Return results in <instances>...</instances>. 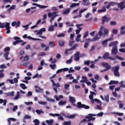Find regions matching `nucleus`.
<instances>
[{
	"label": "nucleus",
	"instance_id": "obj_48",
	"mask_svg": "<svg viewBox=\"0 0 125 125\" xmlns=\"http://www.w3.org/2000/svg\"><path fill=\"white\" fill-rule=\"evenodd\" d=\"M118 29H116L115 28H113L112 29V33L114 34V35H117L118 34Z\"/></svg>",
	"mask_w": 125,
	"mask_h": 125
},
{
	"label": "nucleus",
	"instance_id": "obj_5",
	"mask_svg": "<svg viewBox=\"0 0 125 125\" xmlns=\"http://www.w3.org/2000/svg\"><path fill=\"white\" fill-rule=\"evenodd\" d=\"M58 12H49L48 13L47 16L50 19V23H52V21H54V19L58 16L57 14Z\"/></svg>",
	"mask_w": 125,
	"mask_h": 125
},
{
	"label": "nucleus",
	"instance_id": "obj_54",
	"mask_svg": "<svg viewBox=\"0 0 125 125\" xmlns=\"http://www.w3.org/2000/svg\"><path fill=\"white\" fill-rule=\"evenodd\" d=\"M75 69H73V67H70L69 69L68 70V73H74Z\"/></svg>",
	"mask_w": 125,
	"mask_h": 125
},
{
	"label": "nucleus",
	"instance_id": "obj_46",
	"mask_svg": "<svg viewBox=\"0 0 125 125\" xmlns=\"http://www.w3.org/2000/svg\"><path fill=\"white\" fill-rule=\"evenodd\" d=\"M57 38H64L65 34L64 33H61L57 36Z\"/></svg>",
	"mask_w": 125,
	"mask_h": 125
},
{
	"label": "nucleus",
	"instance_id": "obj_62",
	"mask_svg": "<svg viewBox=\"0 0 125 125\" xmlns=\"http://www.w3.org/2000/svg\"><path fill=\"white\" fill-rule=\"evenodd\" d=\"M88 31H86L85 32L84 36H83V39H85L87 37V36H88Z\"/></svg>",
	"mask_w": 125,
	"mask_h": 125
},
{
	"label": "nucleus",
	"instance_id": "obj_40",
	"mask_svg": "<svg viewBox=\"0 0 125 125\" xmlns=\"http://www.w3.org/2000/svg\"><path fill=\"white\" fill-rule=\"evenodd\" d=\"M102 23L103 24V25H104V24H105V22L106 21V19L107 18V17H106V16H104L102 18Z\"/></svg>",
	"mask_w": 125,
	"mask_h": 125
},
{
	"label": "nucleus",
	"instance_id": "obj_6",
	"mask_svg": "<svg viewBox=\"0 0 125 125\" xmlns=\"http://www.w3.org/2000/svg\"><path fill=\"white\" fill-rule=\"evenodd\" d=\"M111 70L113 71L114 75L115 77H117L118 78L120 77V73L119 72V70H120V66L116 65L115 66H113L111 68Z\"/></svg>",
	"mask_w": 125,
	"mask_h": 125
},
{
	"label": "nucleus",
	"instance_id": "obj_57",
	"mask_svg": "<svg viewBox=\"0 0 125 125\" xmlns=\"http://www.w3.org/2000/svg\"><path fill=\"white\" fill-rule=\"evenodd\" d=\"M106 68L104 69V71H109V70H110V69L111 68V66L110 65H107L105 66Z\"/></svg>",
	"mask_w": 125,
	"mask_h": 125
},
{
	"label": "nucleus",
	"instance_id": "obj_53",
	"mask_svg": "<svg viewBox=\"0 0 125 125\" xmlns=\"http://www.w3.org/2000/svg\"><path fill=\"white\" fill-rule=\"evenodd\" d=\"M7 68V67L6 66V65H5L4 64H1L0 65V69H6Z\"/></svg>",
	"mask_w": 125,
	"mask_h": 125
},
{
	"label": "nucleus",
	"instance_id": "obj_55",
	"mask_svg": "<svg viewBox=\"0 0 125 125\" xmlns=\"http://www.w3.org/2000/svg\"><path fill=\"white\" fill-rule=\"evenodd\" d=\"M82 108H83V109H89V108H90V107H89V106H88V105H86L84 104H83Z\"/></svg>",
	"mask_w": 125,
	"mask_h": 125
},
{
	"label": "nucleus",
	"instance_id": "obj_24",
	"mask_svg": "<svg viewBox=\"0 0 125 125\" xmlns=\"http://www.w3.org/2000/svg\"><path fill=\"white\" fill-rule=\"evenodd\" d=\"M69 100L70 103H75L76 102V99L74 97L69 96Z\"/></svg>",
	"mask_w": 125,
	"mask_h": 125
},
{
	"label": "nucleus",
	"instance_id": "obj_39",
	"mask_svg": "<svg viewBox=\"0 0 125 125\" xmlns=\"http://www.w3.org/2000/svg\"><path fill=\"white\" fill-rule=\"evenodd\" d=\"M65 77L66 78H69V80H74V76H72V74H67Z\"/></svg>",
	"mask_w": 125,
	"mask_h": 125
},
{
	"label": "nucleus",
	"instance_id": "obj_30",
	"mask_svg": "<svg viewBox=\"0 0 125 125\" xmlns=\"http://www.w3.org/2000/svg\"><path fill=\"white\" fill-rule=\"evenodd\" d=\"M107 43H108L107 40H105L102 42V44L104 47H106V46H107Z\"/></svg>",
	"mask_w": 125,
	"mask_h": 125
},
{
	"label": "nucleus",
	"instance_id": "obj_28",
	"mask_svg": "<svg viewBox=\"0 0 125 125\" xmlns=\"http://www.w3.org/2000/svg\"><path fill=\"white\" fill-rule=\"evenodd\" d=\"M82 78L83 80H81V81H80V83H83L86 82V81H87V78H86V77L82 76Z\"/></svg>",
	"mask_w": 125,
	"mask_h": 125
},
{
	"label": "nucleus",
	"instance_id": "obj_19",
	"mask_svg": "<svg viewBox=\"0 0 125 125\" xmlns=\"http://www.w3.org/2000/svg\"><path fill=\"white\" fill-rule=\"evenodd\" d=\"M98 34H96L92 39L91 40V42H93L96 41L100 40V36H98Z\"/></svg>",
	"mask_w": 125,
	"mask_h": 125
},
{
	"label": "nucleus",
	"instance_id": "obj_33",
	"mask_svg": "<svg viewBox=\"0 0 125 125\" xmlns=\"http://www.w3.org/2000/svg\"><path fill=\"white\" fill-rule=\"evenodd\" d=\"M19 97H20V92L18 91L17 92L16 96L15 98H13L14 100H18Z\"/></svg>",
	"mask_w": 125,
	"mask_h": 125
},
{
	"label": "nucleus",
	"instance_id": "obj_36",
	"mask_svg": "<svg viewBox=\"0 0 125 125\" xmlns=\"http://www.w3.org/2000/svg\"><path fill=\"white\" fill-rule=\"evenodd\" d=\"M118 83L119 81L112 80L108 83V84H117Z\"/></svg>",
	"mask_w": 125,
	"mask_h": 125
},
{
	"label": "nucleus",
	"instance_id": "obj_3",
	"mask_svg": "<svg viewBox=\"0 0 125 125\" xmlns=\"http://www.w3.org/2000/svg\"><path fill=\"white\" fill-rule=\"evenodd\" d=\"M96 117V115L89 113L88 114V116H85V119H88L87 120V122L88 123L87 125H93V122L91 121H95L96 119L95 117Z\"/></svg>",
	"mask_w": 125,
	"mask_h": 125
},
{
	"label": "nucleus",
	"instance_id": "obj_23",
	"mask_svg": "<svg viewBox=\"0 0 125 125\" xmlns=\"http://www.w3.org/2000/svg\"><path fill=\"white\" fill-rule=\"evenodd\" d=\"M3 94L6 95L7 96H11V97L14 96V91H11L8 93H4Z\"/></svg>",
	"mask_w": 125,
	"mask_h": 125
},
{
	"label": "nucleus",
	"instance_id": "obj_11",
	"mask_svg": "<svg viewBox=\"0 0 125 125\" xmlns=\"http://www.w3.org/2000/svg\"><path fill=\"white\" fill-rule=\"evenodd\" d=\"M101 30H104L103 33L104 37L108 36V35H109V29H108L107 28H105V27L104 26H101Z\"/></svg>",
	"mask_w": 125,
	"mask_h": 125
},
{
	"label": "nucleus",
	"instance_id": "obj_60",
	"mask_svg": "<svg viewBox=\"0 0 125 125\" xmlns=\"http://www.w3.org/2000/svg\"><path fill=\"white\" fill-rule=\"evenodd\" d=\"M32 117L28 115H26L24 116V119H25V120H28L29 119H31Z\"/></svg>",
	"mask_w": 125,
	"mask_h": 125
},
{
	"label": "nucleus",
	"instance_id": "obj_59",
	"mask_svg": "<svg viewBox=\"0 0 125 125\" xmlns=\"http://www.w3.org/2000/svg\"><path fill=\"white\" fill-rule=\"evenodd\" d=\"M94 79L95 80H99V79H100V76L99 75H97V74L94 75Z\"/></svg>",
	"mask_w": 125,
	"mask_h": 125
},
{
	"label": "nucleus",
	"instance_id": "obj_27",
	"mask_svg": "<svg viewBox=\"0 0 125 125\" xmlns=\"http://www.w3.org/2000/svg\"><path fill=\"white\" fill-rule=\"evenodd\" d=\"M66 103H67V101H63L62 100L58 103V105L59 106H63V105H65Z\"/></svg>",
	"mask_w": 125,
	"mask_h": 125
},
{
	"label": "nucleus",
	"instance_id": "obj_45",
	"mask_svg": "<svg viewBox=\"0 0 125 125\" xmlns=\"http://www.w3.org/2000/svg\"><path fill=\"white\" fill-rule=\"evenodd\" d=\"M71 124V122L70 121H65L62 123V125H70Z\"/></svg>",
	"mask_w": 125,
	"mask_h": 125
},
{
	"label": "nucleus",
	"instance_id": "obj_32",
	"mask_svg": "<svg viewBox=\"0 0 125 125\" xmlns=\"http://www.w3.org/2000/svg\"><path fill=\"white\" fill-rule=\"evenodd\" d=\"M46 124L48 125H52V124H53L54 121L53 119H50L49 120H46L45 121Z\"/></svg>",
	"mask_w": 125,
	"mask_h": 125
},
{
	"label": "nucleus",
	"instance_id": "obj_8",
	"mask_svg": "<svg viewBox=\"0 0 125 125\" xmlns=\"http://www.w3.org/2000/svg\"><path fill=\"white\" fill-rule=\"evenodd\" d=\"M86 10H87V8L82 9L80 10L79 15L74 16L73 17V19H76L79 18H82V17H83V15L82 14V13H83V12L86 11Z\"/></svg>",
	"mask_w": 125,
	"mask_h": 125
},
{
	"label": "nucleus",
	"instance_id": "obj_56",
	"mask_svg": "<svg viewBox=\"0 0 125 125\" xmlns=\"http://www.w3.org/2000/svg\"><path fill=\"white\" fill-rule=\"evenodd\" d=\"M38 103L41 105H46L47 104V102H38Z\"/></svg>",
	"mask_w": 125,
	"mask_h": 125
},
{
	"label": "nucleus",
	"instance_id": "obj_1",
	"mask_svg": "<svg viewBox=\"0 0 125 125\" xmlns=\"http://www.w3.org/2000/svg\"><path fill=\"white\" fill-rule=\"evenodd\" d=\"M117 43L118 41H115L110 42L108 45L109 47H112V48L111 50L112 55H117V54L118 53V45H117Z\"/></svg>",
	"mask_w": 125,
	"mask_h": 125
},
{
	"label": "nucleus",
	"instance_id": "obj_37",
	"mask_svg": "<svg viewBox=\"0 0 125 125\" xmlns=\"http://www.w3.org/2000/svg\"><path fill=\"white\" fill-rule=\"evenodd\" d=\"M33 123H34V125H40V120L38 119H35L33 121Z\"/></svg>",
	"mask_w": 125,
	"mask_h": 125
},
{
	"label": "nucleus",
	"instance_id": "obj_15",
	"mask_svg": "<svg viewBox=\"0 0 125 125\" xmlns=\"http://www.w3.org/2000/svg\"><path fill=\"white\" fill-rule=\"evenodd\" d=\"M78 47V44H75L71 48L69 49H67L65 50V54H68V51H70L72 50H75L76 48Z\"/></svg>",
	"mask_w": 125,
	"mask_h": 125
},
{
	"label": "nucleus",
	"instance_id": "obj_2",
	"mask_svg": "<svg viewBox=\"0 0 125 125\" xmlns=\"http://www.w3.org/2000/svg\"><path fill=\"white\" fill-rule=\"evenodd\" d=\"M110 54L109 52H106L104 54L103 56V58L104 59H109V60H112L113 61H115L116 59H119V60H124V58L122 57H119V56H116V57H112L111 56H109Z\"/></svg>",
	"mask_w": 125,
	"mask_h": 125
},
{
	"label": "nucleus",
	"instance_id": "obj_41",
	"mask_svg": "<svg viewBox=\"0 0 125 125\" xmlns=\"http://www.w3.org/2000/svg\"><path fill=\"white\" fill-rule=\"evenodd\" d=\"M75 117H76V115L75 114H72L70 115L66 116V118H68V119H74Z\"/></svg>",
	"mask_w": 125,
	"mask_h": 125
},
{
	"label": "nucleus",
	"instance_id": "obj_7",
	"mask_svg": "<svg viewBox=\"0 0 125 125\" xmlns=\"http://www.w3.org/2000/svg\"><path fill=\"white\" fill-rule=\"evenodd\" d=\"M51 83H52L53 90H54L56 93H58L57 87H60V83H55L53 80H51Z\"/></svg>",
	"mask_w": 125,
	"mask_h": 125
},
{
	"label": "nucleus",
	"instance_id": "obj_21",
	"mask_svg": "<svg viewBox=\"0 0 125 125\" xmlns=\"http://www.w3.org/2000/svg\"><path fill=\"white\" fill-rule=\"evenodd\" d=\"M43 98H45L47 101H48L49 102H55V100L53 99H50L48 97H47V96L43 95Z\"/></svg>",
	"mask_w": 125,
	"mask_h": 125
},
{
	"label": "nucleus",
	"instance_id": "obj_22",
	"mask_svg": "<svg viewBox=\"0 0 125 125\" xmlns=\"http://www.w3.org/2000/svg\"><path fill=\"white\" fill-rule=\"evenodd\" d=\"M106 7L105 6H103L102 9H99L97 11L98 13H101L102 12H106Z\"/></svg>",
	"mask_w": 125,
	"mask_h": 125
},
{
	"label": "nucleus",
	"instance_id": "obj_44",
	"mask_svg": "<svg viewBox=\"0 0 125 125\" xmlns=\"http://www.w3.org/2000/svg\"><path fill=\"white\" fill-rule=\"evenodd\" d=\"M20 85L22 89H27V86H26V85L25 84L21 83Z\"/></svg>",
	"mask_w": 125,
	"mask_h": 125
},
{
	"label": "nucleus",
	"instance_id": "obj_58",
	"mask_svg": "<svg viewBox=\"0 0 125 125\" xmlns=\"http://www.w3.org/2000/svg\"><path fill=\"white\" fill-rule=\"evenodd\" d=\"M59 45H60V46H63L64 45V41H60L59 42Z\"/></svg>",
	"mask_w": 125,
	"mask_h": 125
},
{
	"label": "nucleus",
	"instance_id": "obj_29",
	"mask_svg": "<svg viewBox=\"0 0 125 125\" xmlns=\"http://www.w3.org/2000/svg\"><path fill=\"white\" fill-rule=\"evenodd\" d=\"M8 55H9V53L6 52L5 54H4V57L6 60H10V58H8Z\"/></svg>",
	"mask_w": 125,
	"mask_h": 125
},
{
	"label": "nucleus",
	"instance_id": "obj_34",
	"mask_svg": "<svg viewBox=\"0 0 125 125\" xmlns=\"http://www.w3.org/2000/svg\"><path fill=\"white\" fill-rule=\"evenodd\" d=\"M83 104H82V102H79L77 103V107L78 109H81V108H83Z\"/></svg>",
	"mask_w": 125,
	"mask_h": 125
},
{
	"label": "nucleus",
	"instance_id": "obj_38",
	"mask_svg": "<svg viewBox=\"0 0 125 125\" xmlns=\"http://www.w3.org/2000/svg\"><path fill=\"white\" fill-rule=\"evenodd\" d=\"M49 45L50 46V47H55V43H54V42H49Z\"/></svg>",
	"mask_w": 125,
	"mask_h": 125
},
{
	"label": "nucleus",
	"instance_id": "obj_14",
	"mask_svg": "<svg viewBox=\"0 0 125 125\" xmlns=\"http://www.w3.org/2000/svg\"><path fill=\"white\" fill-rule=\"evenodd\" d=\"M91 42V39H85V44L84 45V48H87L88 47V44L89 42Z\"/></svg>",
	"mask_w": 125,
	"mask_h": 125
},
{
	"label": "nucleus",
	"instance_id": "obj_12",
	"mask_svg": "<svg viewBox=\"0 0 125 125\" xmlns=\"http://www.w3.org/2000/svg\"><path fill=\"white\" fill-rule=\"evenodd\" d=\"M23 39H26L27 38L28 40H32V41H42L41 39H38V38H34L31 36H28L27 34H25L22 36Z\"/></svg>",
	"mask_w": 125,
	"mask_h": 125
},
{
	"label": "nucleus",
	"instance_id": "obj_52",
	"mask_svg": "<svg viewBox=\"0 0 125 125\" xmlns=\"http://www.w3.org/2000/svg\"><path fill=\"white\" fill-rule=\"evenodd\" d=\"M104 100L106 101V102H109V96L107 95V96H104Z\"/></svg>",
	"mask_w": 125,
	"mask_h": 125
},
{
	"label": "nucleus",
	"instance_id": "obj_13",
	"mask_svg": "<svg viewBox=\"0 0 125 125\" xmlns=\"http://www.w3.org/2000/svg\"><path fill=\"white\" fill-rule=\"evenodd\" d=\"M80 52H77L75 54H74V58L75 61H76L77 62H79L80 61V58L81 57H80Z\"/></svg>",
	"mask_w": 125,
	"mask_h": 125
},
{
	"label": "nucleus",
	"instance_id": "obj_26",
	"mask_svg": "<svg viewBox=\"0 0 125 125\" xmlns=\"http://www.w3.org/2000/svg\"><path fill=\"white\" fill-rule=\"evenodd\" d=\"M118 104H119V109H123L124 107V104L122 103V101H118Z\"/></svg>",
	"mask_w": 125,
	"mask_h": 125
},
{
	"label": "nucleus",
	"instance_id": "obj_25",
	"mask_svg": "<svg viewBox=\"0 0 125 125\" xmlns=\"http://www.w3.org/2000/svg\"><path fill=\"white\" fill-rule=\"evenodd\" d=\"M10 23L5 22L4 23V28H6V30L7 29H10Z\"/></svg>",
	"mask_w": 125,
	"mask_h": 125
},
{
	"label": "nucleus",
	"instance_id": "obj_31",
	"mask_svg": "<svg viewBox=\"0 0 125 125\" xmlns=\"http://www.w3.org/2000/svg\"><path fill=\"white\" fill-rule=\"evenodd\" d=\"M80 5V3H73L71 4L70 6V8H73V7H75V6H79Z\"/></svg>",
	"mask_w": 125,
	"mask_h": 125
},
{
	"label": "nucleus",
	"instance_id": "obj_18",
	"mask_svg": "<svg viewBox=\"0 0 125 125\" xmlns=\"http://www.w3.org/2000/svg\"><path fill=\"white\" fill-rule=\"evenodd\" d=\"M82 4L84 6H87V5H89L90 4V1L89 0H83Z\"/></svg>",
	"mask_w": 125,
	"mask_h": 125
},
{
	"label": "nucleus",
	"instance_id": "obj_10",
	"mask_svg": "<svg viewBox=\"0 0 125 125\" xmlns=\"http://www.w3.org/2000/svg\"><path fill=\"white\" fill-rule=\"evenodd\" d=\"M54 27L55 28H57L58 27V24L56 22H54V25L52 24L48 27V32H53L54 31Z\"/></svg>",
	"mask_w": 125,
	"mask_h": 125
},
{
	"label": "nucleus",
	"instance_id": "obj_42",
	"mask_svg": "<svg viewBox=\"0 0 125 125\" xmlns=\"http://www.w3.org/2000/svg\"><path fill=\"white\" fill-rule=\"evenodd\" d=\"M36 112L37 113V114L38 115H41V114H43L44 112L42 111V109L40 110V109H37L36 110Z\"/></svg>",
	"mask_w": 125,
	"mask_h": 125
},
{
	"label": "nucleus",
	"instance_id": "obj_35",
	"mask_svg": "<svg viewBox=\"0 0 125 125\" xmlns=\"http://www.w3.org/2000/svg\"><path fill=\"white\" fill-rule=\"evenodd\" d=\"M42 91H43V89L41 88V87L38 88V89H36L35 90V92H36V93H42Z\"/></svg>",
	"mask_w": 125,
	"mask_h": 125
},
{
	"label": "nucleus",
	"instance_id": "obj_51",
	"mask_svg": "<svg viewBox=\"0 0 125 125\" xmlns=\"http://www.w3.org/2000/svg\"><path fill=\"white\" fill-rule=\"evenodd\" d=\"M3 2H4V3H7V2L11 3L12 2V0H3Z\"/></svg>",
	"mask_w": 125,
	"mask_h": 125
},
{
	"label": "nucleus",
	"instance_id": "obj_63",
	"mask_svg": "<svg viewBox=\"0 0 125 125\" xmlns=\"http://www.w3.org/2000/svg\"><path fill=\"white\" fill-rule=\"evenodd\" d=\"M73 43H75V41H69V46H72Z\"/></svg>",
	"mask_w": 125,
	"mask_h": 125
},
{
	"label": "nucleus",
	"instance_id": "obj_9",
	"mask_svg": "<svg viewBox=\"0 0 125 125\" xmlns=\"http://www.w3.org/2000/svg\"><path fill=\"white\" fill-rule=\"evenodd\" d=\"M14 40L16 41H15L13 42V45H16V44H17V43H19L21 42H24L23 40H21V38H20V37H18L17 36L14 37Z\"/></svg>",
	"mask_w": 125,
	"mask_h": 125
},
{
	"label": "nucleus",
	"instance_id": "obj_47",
	"mask_svg": "<svg viewBox=\"0 0 125 125\" xmlns=\"http://www.w3.org/2000/svg\"><path fill=\"white\" fill-rule=\"evenodd\" d=\"M94 115H96V116H98V117H102V116H103V115H104V113L103 112H101L98 113L97 114H94Z\"/></svg>",
	"mask_w": 125,
	"mask_h": 125
},
{
	"label": "nucleus",
	"instance_id": "obj_49",
	"mask_svg": "<svg viewBox=\"0 0 125 125\" xmlns=\"http://www.w3.org/2000/svg\"><path fill=\"white\" fill-rule=\"evenodd\" d=\"M98 35L99 37H101L103 36V31H102V30L100 29V30L98 32Z\"/></svg>",
	"mask_w": 125,
	"mask_h": 125
},
{
	"label": "nucleus",
	"instance_id": "obj_4",
	"mask_svg": "<svg viewBox=\"0 0 125 125\" xmlns=\"http://www.w3.org/2000/svg\"><path fill=\"white\" fill-rule=\"evenodd\" d=\"M49 116H51V117H58V119L60 120V121H64V117H65L66 118V114L64 112H61V114L58 113H49ZM62 115V116H61Z\"/></svg>",
	"mask_w": 125,
	"mask_h": 125
},
{
	"label": "nucleus",
	"instance_id": "obj_20",
	"mask_svg": "<svg viewBox=\"0 0 125 125\" xmlns=\"http://www.w3.org/2000/svg\"><path fill=\"white\" fill-rule=\"evenodd\" d=\"M70 11H71V8H68L63 11L62 14L63 15H67V14H69V13H70Z\"/></svg>",
	"mask_w": 125,
	"mask_h": 125
},
{
	"label": "nucleus",
	"instance_id": "obj_61",
	"mask_svg": "<svg viewBox=\"0 0 125 125\" xmlns=\"http://www.w3.org/2000/svg\"><path fill=\"white\" fill-rule=\"evenodd\" d=\"M89 63H90V61H84V65H87V66H89Z\"/></svg>",
	"mask_w": 125,
	"mask_h": 125
},
{
	"label": "nucleus",
	"instance_id": "obj_17",
	"mask_svg": "<svg viewBox=\"0 0 125 125\" xmlns=\"http://www.w3.org/2000/svg\"><path fill=\"white\" fill-rule=\"evenodd\" d=\"M118 2L111 1L109 3L108 5L105 6V7L107 8V9H109V7H111V5L113 6V5H117Z\"/></svg>",
	"mask_w": 125,
	"mask_h": 125
},
{
	"label": "nucleus",
	"instance_id": "obj_16",
	"mask_svg": "<svg viewBox=\"0 0 125 125\" xmlns=\"http://www.w3.org/2000/svg\"><path fill=\"white\" fill-rule=\"evenodd\" d=\"M32 5H35V6H37V7H39V8H41V9H43L44 8H46L48 7L47 6L40 5L36 3H32Z\"/></svg>",
	"mask_w": 125,
	"mask_h": 125
},
{
	"label": "nucleus",
	"instance_id": "obj_64",
	"mask_svg": "<svg viewBox=\"0 0 125 125\" xmlns=\"http://www.w3.org/2000/svg\"><path fill=\"white\" fill-rule=\"evenodd\" d=\"M69 87H70V84H65L64 85V89H68V88H69Z\"/></svg>",
	"mask_w": 125,
	"mask_h": 125
},
{
	"label": "nucleus",
	"instance_id": "obj_43",
	"mask_svg": "<svg viewBox=\"0 0 125 125\" xmlns=\"http://www.w3.org/2000/svg\"><path fill=\"white\" fill-rule=\"evenodd\" d=\"M50 68H51L52 70H55L56 69V64H50L49 65Z\"/></svg>",
	"mask_w": 125,
	"mask_h": 125
},
{
	"label": "nucleus",
	"instance_id": "obj_50",
	"mask_svg": "<svg viewBox=\"0 0 125 125\" xmlns=\"http://www.w3.org/2000/svg\"><path fill=\"white\" fill-rule=\"evenodd\" d=\"M110 25L111 26H115V25H117V21H112L110 22Z\"/></svg>",
	"mask_w": 125,
	"mask_h": 125
}]
</instances>
